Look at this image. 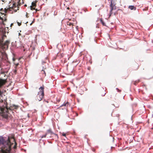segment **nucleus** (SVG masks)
<instances>
[{"mask_svg": "<svg viewBox=\"0 0 153 153\" xmlns=\"http://www.w3.org/2000/svg\"><path fill=\"white\" fill-rule=\"evenodd\" d=\"M22 0L23 1V0Z\"/></svg>", "mask_w": 153, "mask_h": 153, "instance_id": "30", "label": "nucleus"}, {"mask_svg": "<svg viewBox=\"0 0 153 153\" xmlns=\"http://www.w3.org/2000/svg\"><path fill=\"white\" fill-rule=\"evenodd\" d=\"M140 82L139 79H138L135 81L133 82V84L135 85H136L137 84Z\"/></svg>", "mask_w": 153, "mask_h": 153, "instance_id": "9", "label": "nucleus"}, {"mask_svg": "<svg viewBox=\"0 0 153 153\" xmlns=\"http://www.w3.org/2000/svg\"><path fill=\"white\" fill-rule=\"evenodd\" d=\"M15 64L16 65V67L18 65L19 63H16V64Z\"/></svg>", "mask_w": 153, "mask_h": 153, "instance_id": "22", "label": "nucleus"}, {"mask_svg": "<svg viewBox=\"0 0 153 153\" xmlns=\"http://www.w3.org/2000/svg\"><path fill=\"white\" fill-rule=\"evenodd\" d=\"M13 141H14L15 142V144L13 147V148L14 149H16V148L17 144L15 142V139L14 138H13Z\"/></svg>", "mask_w": 153, "mask_h": 153, "instance_id": "12", "label": "nucleus"}, {"mask_svg": "<svg viewBox=\"0 0 153 153\" xmlns=\"http://www.w3.org/2000/svg\"><path fill=\"white\" fill-rule=\"evenodd\" d=\"M11 144L8 137L5 140L2 137H0V153H10Z\"/></svg>", "mask_w": 153, "mask_h": 153, "instance_id": "1", "label": "nucleus"}, {"mask_svg": "<svg viewBox=\"0 0 153 153\" xmlns=\"http://www.w3.org/2000/svg\"><path fill=\"white\" fill-rule=\"evenodd\" d=\"M10 43V41L8 40L6 41L4 43V45L8 47Z\"/></svg>", "mask_w": 153, "mask_h": 153, "instance_id": "10", "label": "nucleus"}, {"mask_svg": "<svg viewBox=\"0 0 153 153\" xmlns=\"http://www.w3.org/2000/svg\"><path fill=\"white\" fill-rule=\"evenodd\" d=\"M18 25L19 26H20L21 25V23L18 22Z\"/></svg>", "mask_w": 153, "mask_h": 153, "instance_id": "21", "label": "nucleus"}, {"mask_svg": "<svg viewBox=\"0 0 153 153\" xmlns=\"http://www.w3.org/2000/svg\"><path fill=\"white\" fill-rule=\"evenodd\" d=\"M13 25V24H11V25Z\"/></svg>", "mask_w": 153, "mask_h": 153, "instance_id": "29", "label": "nucleus"}, {"mask_svg": "<svg viewBox=\"0 0 153 153\" xmlns=\"http://www.w3.org/2000/svg\"><path fill=\"white\" fill-rule=\"evenodd\" d=\"M90 67H88V70H89L90 69Z\"/></svg>", "mask_w": 153, "mask_h": 153, "instance_id": "26", "label": "nucleus"}, {"mask_svg": "<svg viewBox=\"0 0 153 153\" xmlns=\"http://www.w3.org/2000/svg\"><path fill=\"white\" fill-rule=\"evenodd\" d=\"M116 90H117V91H118V92H121V90H120L119 89H118V88H116Z\"/></svg>", "mask_w": 153, "mask_h": 153, "instance_id": "18", "label": "nucleus"}, {"mask_svg": "<svg viewBox=\"0 0 153 153\" xmlns=\"http://www.w3.org/2000/svg\"><path fill=\"white\" fill-rule=\"evenodd\" d=\"M62 135L63 136L66 137V134L64 133H62Z\"/></svg>", "mask_w": 153, "mask_h": 153, "instance_id": "20", "label": "nucleus"}, {"mask_svg": "<svg viewBox=\"0 0 153 153\" xmlns=\"http://www.w3.org/2000/svg\"><path fill=\"white\" fill-rule=\"evenodd\" d=\"M7 105V103L6 102V103H4V105L2 107H0V111L2 113V116L7 119L8 118V114L9 113V111H11L14 109H17L18 107L17 105H13V106H11L8 108Z\"/></svg>", "mask_w": 153, "mask_h": 153, "instance_id": "2", "label": "nucleus"}, {"mask_svg": "<svg viewBox=\"0 0 153 153\" xmlns=\"http://www.w3.org/2000/svg\"><path fill=\"white\" fill-rule=\"evenodd\" d=\"M148 10L147 8L144 9H143V11H146V10Z\"/></svg>", "mask_w": 153, "mask_h": 153, "instance_id": "24", "label": "nucleus"}, {"mask_svg": "<svg viewBox=\"0 0 153 153\" xmlns=\"http://www.w3.org/2000/svg\"><path fill=\"white\" fill-rule=\"evenodd\" d=\"M44 86L41 87L39 88L40 91H39L36 96V100L39 101H40L42 100L44 97Z\"/></svg>", "mask_w": 153, "mask_h": 153, "instance_id": "3", "label": "nucleus"}, {"mask_svg": "<svg viewBox=\"0 0 153 153\" xmlns=\"http://www.w3.org/2000/svg\"><path fill=\"white\" fill-rule=\"evenodd\" d=\"M20 1V0H15V1L13 4V6L11 7L15 10V11H16L17 10H19L18 6L21 5Z\"/></svg>", "mask_w": 153, "mask_h": 153, "instance_id": "4", "label": "nucleus"}, {"mask_svg": "<svg viewBox=\"0 0 153 153\" xmlns=\"http://www.w3.org/2000/svg\"><path fill=\"white\" fill-rule=\"evenodd\" d=\"M68 105L69 102H65L63 105L60 106V107H62V106H68Z\"/></svg>", "mask_w": 153, "mask_h": 153, "instance_id": "8", "label": "nucleus"}, {"mask_svg": "<svg viewBox=\"0 0 153 153\" xmlns=\"http://www.w3.org/2000/svg\"><path fill=\"white\" fill-rule=\"evenodd\" d=\"M128 8L131 10H135L136 9V7L134 6L130 5L129 6Z\"/></svg>", "mask_w": 153, "mask_h": 153, "instance_id": "7", "label": "nucleus"}, {"mask_svg": "<svg viewBox=\"0 0 153 153\" xmlns=\"http://www.w3.org/2000/svg\"><path fill=\"white\" fill-rule=\"evenodd\" d=\"M110 15H111L112 14V11L113 10H115L116 9V6L115 4H113L112 2H111V4L110 5Z\"/></svg>", "mask_w": 153, "mask_h": 153, "instance_id": "5", "label": "nucleus"}, {"mask_svg": "<svg viewBox=\"0 0 153 153\" xmlns=\"http://www.w3.org/2000/svg\"><path fill=\"white\" fill-rule=\"evenodd\" d=\"M30 8L31 10H35V9H36L35 7H32V6H30Z\"/></svg>", "mask_w": 153, "mask_h": 153, "instance_id": "15", "label": "nucleus"}, {"mask_svg": "<svg viewBox=\"0 0 153 153\" xmlns=\"http://www.w3.org/2000/svg\"><path fill=\"white\" fill-rule=\"evenodd\" d=\"M54 134V135L56 136V137H57V138L58 139V136L57 134Z\"/></svg>", "mask_w": 153, "mask_h": 153, "instance_id": "23", "label": "nucleus"}, {"mask_svg": "<svg viewBox=\"0 0 153 153\" xmlns=\"http://www.w3.org/2000/svg\"><path fill=\"white\" fill-rule=\"evenodd\" d=\"M25 7H27V5H26V4H25Z\"/></svg>", "mask_w": 153, "mask_h": 153, "instance_id": "28", "label": "nucleus"}, {"mask_svg": "<svg viewBox=\"0 0 153 153\" xmlns=\"http://www.w3.org/2000/svg\"><path fill=\"white\" fill-rule=\"evenodd\" d=\"M48 133H52V131H51V129H49V130H48Z\"/></svg>", "mask_w": 153, "mask_h": 153, "instance_id": "19", "label": "nucleus"}, {"mask_svg": "<svg viewBox=\"0 0 153 153\" xmlns=\"http://www.w3.org/2000/svg\"><path fill=\"white\" fill-rule=\"evenodd\" d=\"M42 73H44L45 74V76L46 75L45 72V71H44L43 70L42 71Z\"/></svg>", "mask_w": 153, "mask_h": 153, "instance_id": "17", "label": "nucleus"}, {"mask_svg": "<svg viewBox=\"0 0 153 153\" xmlns=\"http://www.w3.org/2000/svg\"><path fill=\"white\" fill-rule=\"evenodd\" d=\"M6 82V80L0 79V87H1L2 86L5 84ZM2 94V93L0 90V96H1Z\"/></svg>", "mask_w": 153, "mask_h": 153, "instance_id": "6", "label": "nucleus"}, {"mask_svg": "<svg viewBox=\"0 0 153 153\" xmlns=\"http://www.w3.org/2000/svg\"><path fill=\"white\" fill-rule=\"evenodd\" d=\"M36 3L35 2H33L32 3V5L31 6L35 7H36Z\"/></svg>", "mask_w": 153, "mask_h": 153, "instance_id": "11", "label": "nucleus"}, {"mask_svg": "<svg viewBox=\"0 0 153 153\" xmlns=\"http://www.w3.org/2000/svg\"><path fill=\"white\" fill-rule=\"evenodd\" d=\"M67 9L69 10L70 9L69 8V7H68L67 8Z\"/></svg>", "mask_w": 153, "mask_h": 153, "instance_id": "27", "label": "nucleus"}, {"mask_svg": "<svg viewBox=\"0 0 153 153\" xmlns=\"http://www.w3.org/2000/svg\"><path fill=\"white\" fill-rule=\"evenodd\" d=\"M100 22L103 26H105V23L102 19H100Z\"/></svg>", "mask_w": 153, "mask_h": 153, "instance_id": "13", "label": "nucleus"}, {"mask_svg": "<svg viewBox=\"0 0 153 153\" xmlns=\"http://www.w3.org/2000/svg\"><path fill=\"white\" fill-rule=\"evenodd\" d=\"M67 25L69 26L73 25V24L70 22H67Z\"/></svg>", "mask_w": 153, "mask_h": 153, "instance_id": "14", "label": "nucleus"}, {"mask_svg": "<svg viewBox=\"0 0 153 153\" xmlns=\"http://www.w3.org/2000/svg\"><path fill=\"white\" fill-rule=\"evenodd\" d=\"M46 135H47V134H45L44 135H42V136H41V137L42 138H43V137H45L46 136Z\"/></svg>", "mask_w": 153, "mask_h": 153, "instance_id": "16", "label": "nucleus"}, {"mask_svg": "<svg viewBox=\"0 0 153 153\" xmlns=\"http://www.w3.org/2000/svg\"><path fill=\"white\" fill-rule=\"evenodd\" d=\"M35 10H36V12L37 11L39 10H38L37 9H35Z\"/></svg>", "mask_w": 153, "mask_h": 153, "instance_id": "25", "label": "nucleus"}]
</instances>
